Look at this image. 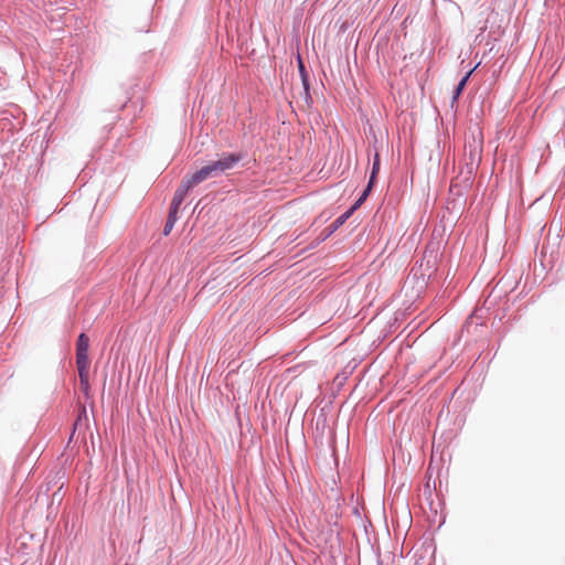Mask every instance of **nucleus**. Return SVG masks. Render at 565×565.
Segmentation results:
<instances>
[{
    "label": "nucleus",
    "mask_w": 565,
    "mask_h": 565,
    "mask_svg": "<svg viewBox=\"0 0 565 565\" xmlns=\"http://www.w3.org/2000/svg\"><path fill=\"white\" fill-rule=\"evenodd\" d=\"M371 188H369V185L366 186V189L364 190L362 196L359 199V201L353 205V206H358L369 194Z\"/></svg>",
    "instance_id": "nucleus-11"
},
{
    "label": "nucleus",
    "mask_w": 565,
    "mask_h": 565,
    "mask_svg": "<svg viewBox=\"0 0 565 565\" xmlns=\"http://www.w3.org/2000/svg\"><path fill=\"white\" fill-rule=\"evenodd\" d=\"M193 188V185L189 182L188 179L183 180L182 183L180 184V186L177 189L173 198H172V201H171V204L175 206H181L188 191Z\"/></svg>",
    "instance_id": "nucleus-3"
},
{
    "label": "nucleus",
    "mask_w": 565,
    "mask_h": 565,
    "mask_svg": "<svg viewBox=\"0 0 565 565\" xmlns=\"http://www.w3.org/2000/svg\"><path fill=\"white\" fill-rule=\"evenodd\" d=\"M76 364L81 380V386L83 391H87L90 366L89 355H77Z\"/></svg>",
    "instance_id": "nucleus-2"
},
{
    "label": "nucleus",
    "mask_w": 565,
    "mask_h": 565,
    "mask_svg": "<svg viewBox=\"0 0 565 565\" xmlns=\"http://www.w3.org/2000/svg\"><path fill=\"white\" fill-rule=\"evenodd\" d=\"M179 209L180 206H175L173 204L170 205V210H169V215H168V221H172V222H177L178 220V212H179Z\"/></svg>",
    "instance_id": "nucleus-9"
},
{
    "label": "nucleus",
    "mask_w": 565,
    "mask_h": 565,
    "mask_svg": "<svg viewBox=\"0 0 565 565\" xmlns=\"http://www.w3.org/2000/svg\"><path fill=\"white\" fill-rule=\"evenodd\" d=\"M303 70H305L303 64H302V62H301V61H299V71H301V72H302Z\"/></svg>",
    "instance_id": "nucleus-12"
},
{
    "label": "nucleus",
    "mask_w": 565,
    "mask_h": 565,
    "mask_svg": "<svg viewBox=\"0 0 565 565\" xmlns=\"http://www.w3.org/2000/svg\"><path fill=\"white\" fill-rule=\"evenodd\" d=\"M379 170H380V159H379V154L376 153L375 158H374L373 167H372V172H371L370 181H369V188H372L373 182L375 180V177H376Z\"/></svg>",
    "instance_id": "nucleus-8"
},
{
    "label": "nucleus",
    "mask_w": 565,
    "mask_h": 565,
    "mask_svg": "<svg viewBox=\"0 0 565 565\" xmlns=\"http://www.w3.org/2000/svg\"><path fill=\"white\" fill-rule=\"evenodd\" d=\"M355 206H352L349 211L340 215L328 228V233L324 235V238L331 235L334 231H337L340 226H342L345 221L351 216Z\"/></svg>",
    "instance_id": "nucleus-4"
},
{
    "label": "nucleus",
    "mask_w": 565,
    "mask_h": 565,
    "mask_svg": "<svg viewBox=\"0 0 565 565\" xmlns=\"http://www.w3.org/2000/svg\"><path fill=\"white\" fill-rule=\"evenodd\" d=\"M209 178L212 177L210 175L207 167L204 166L203 168L194 172L188 180L193 186H195Z\"/></svg>",
    "instance_id": "nucleus-5"
},
{
    "label": "nucleus",
    "mask_w": 565,
    "mask_h": 565,
    "mask_svg": "<svg viewBox=\"0 0 565 565\" xmlns=\"http://www.w3.org/2000/svg\"><path fill=\"white\" fill-rule=\"evenodd\" d=\"M471 73H472V71L468 72L466 74V76H463L461 78V81L458 83V85H457V87L455 89V93H454V99H457L460 96V94L463 90V88H465V86L467 84V81H468L469 76L471 75Z\"/></svg>",
    "instance_id": "nucleus-7"
},
{
    "label": "nucleus",
    "mask_w": 565,
    "mask_h": 565,
    "mask_svg": "<svg viewBox=\"0 0 565 565\" xmlns=\"http://www.w3.org/2000/svg\"><path fill=\"white\" fill-rule=\"evenodd\" d=\"M241 160V156L235 153L223 154L218 160L206 164L210 175L216 177L230 169H232Z\"/></svg>",
    "instance_id": "nucleus-1"
},
{
    "label": "nucleus",
    "mask_w": 565,
    "mask_h": 565,
    "mask_svg": "<svg viewBox=\"0 0 565 565\" xmlns=\"http://www.w3.org/2000/svg\"><path fill=\"white\" fill-rule=\"evenodd\" d=\"M89 347V339L86 334L81 333L76 344V353H86Z\"/></svg>",
    "instance_id": "nucleus-6"
},
{
    "label": "nucleus",
    "mask_w": 565,
    "mask_h": 565,
    "mask_svg": "<svg viewBox=\"0 0 565 565\" xmlns=\"http://www.w3.org/2000/svg\"><path fill=\"white\" fill-rule=\"evenodd\" d=\"M174 224H175L174 222L167 220L166 225L163 227V235L164 236H168L171 233Z\"/></svg>",
    "instance_id": "nucleus-10"
}]
</instances>
